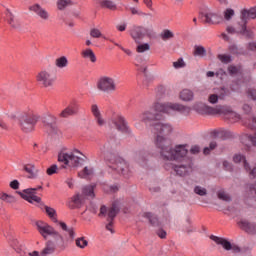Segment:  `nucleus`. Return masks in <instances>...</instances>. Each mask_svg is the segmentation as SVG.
Instances as JSON below:
<instances>
[{"instance_id":"f257e3e1","label":"nucleus","mask_w":256,"mask_h":256,"mask_svg":"<svg viewBox=\"0 0 256 256\" xmlns=\"http://www.w3.org/2000/svg\"><path fill=\"white\" fill-rule=\"evenodd\" d=\"M91 113L98 125V127H115L116 129H129V122L125 117L121 116L116 112H112V114L108 117L107 120L101 114V110L97 104L91 105Z\"/></svg>"},{"instance_id":"f03ea898","label":"nucleus","mask_w":256,"mask_h":256,"mask_svg":"<svg viewBox=\"0 0 256 256\" xmlns=\"http://www.w3.org/2000/svg\"><path fill=\"white\" fill-rule=\"evenodd\" d=\"M157 98L152 103L150 110H146L139 114V120L149 127H159L161 125V98L159 97V88L155 89Z\"/></svg>"},{"instance_id":"7ed1b4c3","label":"nucleus","mask_w":256,"mask_h":256,"mask_svg":"<svg viewBox=\"0 0 256 256\" xmlns=\"http://www.w3.org/2000/svg\"><path fill=\"white\" fill-rule=\"evenodd\" d=\"M87 157L79 150L72 152H61L58 154L59 163H64L66 167L77 168L84 165Z\"/></svg>"},{"instance_id":"20e7f679","label":"nucleus","mask_w":256,"mask_h":256,"mask_svg":"<svg viewBox=\"0 0 256 256\" xmlns=\"http://www.w3.org/2000/svg\"><path fill=\"white\" fill-rule=\"evenodd\" d=\"M189 153V144H176L169 151L163 149L162 157L166 161H181V159L187 157Z\"/></svg>"},{"instance_id":"39448f33","label":"nucleus","mask_w":256,"mask_h":256,"mask_svg":"<svg viewBox=\"0 0 256 256\" xmlns=\"http://www.w3.org/2000/svg\"><path fill=\"white\" fill-rule=\"evenodd\" d=\"M204 111L206 115H223L228 119H233V121H239V119H241V116L237 112L233 111V109H231L230 106H225V105H217L215 107L204 106Z\"/></svg>"},{"instance_id":"423d86ee","label":"nucleus","mask_w":256,"mask_h":256,"mask_svg":"<svg viewBox=\"0 0 256 256\" xmlns=\"http://www.w3.org/2000/svg\"><path fill=\"white\" fill-rule=\"evenodd\" d=\"M96 87L100 93H115L117 91V80L111 76H100L96 82Z\"/></svg>"},{"instance_id":"0eeeda50","label":"nucleus","mask_w":256,"mask_h":256,"mask_svg":"<svg viewBox=\"0 0 256 256\" xmlns=\"http://www.w3.org/2000/svg\"><path fill=\"white\" fill-rule=\"evenodd\" d=\"M36 227L37 230L39 231L40 235L44 237V239H47L49 235H55L56 239H58L61 247H65V238L61 236L57 231H55V228L53 226L47 224L46 222L43 221H38L36 222Z\"/></svg>"},{"instance_id":"6e6552de","label":"nucleus","mask_w":256,"mask_h":256,"mask_svg":"<svg viewBox=\"0 0 256 256\" xmlns=\"http://www.w3.org/2000/svg\"><path fill=\"white\" fill-rule=\"evenodd\" d=\"M130 37L135 43H142L145 37H149V39H155L157 35L155 32L147 30L145 27L134 26L130 30Z\"/></svg>"},{"instance_id":"1a4fd4ad","label":"nucleus","mask_w":256,"mask_h":256,"mask_svg":"<svg viewBox=\"0 0 256 256\" xmlns=\"http://www.w3.org/2000/svg\"><path fill=\"white\" fill-rule=\"evenodd\" d=\"M117 213H119V205L117 203L112 204L111 208H107V206H101L100 208L99 217H108L109 223L106 224V229L110 233H114L113 218L117 217Z\"/></svg>"},{"instance_id":"9d476101","label":"nucleus","mask_w":256,"mask_h":256,"mask_svg":"<svg viewBox=\"0 0 256 256\" xmlns=\"http://www.w3.org/2000/svg\"><path fill=\"white\" fill-rule=\"evenodd\" d=\"M55 81H57V76H55V74L50 70H42L36 75V82L41 87H53V85H55Z\"/></svg>"},{"instance_id":"9b49d317","label":"nucleus","mask_w":256,"mask_h":256,"mask_svg":"<svg viewBox=\"0 0 256 256\" xmlns=\"http://www.w3.org/2000/svg\"><path fill=\"white\" fill-rule=\"evenodd\" d=\"M44 211L46 215L51 219V221H53V223H58L61 229L66 231L71 239H75V230L73 227H68L65 222H59V220H57V211L55 208L44 206Z\"/></svg>"},{"instance_id":"f8f14e48","label":"nucleus","mask_w":256,"mask_h":256,"mask_svg":"<svg viewBox=\"0 0 256 256\" xmlns=\"http://www.w3.org/2000/svg\"><path fill=\"white\" fill-rule=\"evenodd\" d=\"M172 111H177L182 115H189V113H191V108L189 106L173 102H166L161 105V113L169 115Z\"/></svg>"},{"instance_id":"ddd939ff","label":"nucleus","mask_w":256,"mask_h":256,"mask_svg":"<svg viewBox=\"0 0 256 256\" xmlns=\"http://www.w3.org/2000/svg\"><path fill=\"white\" fill-rule=\"evenodd\" d=\"M112 169L117 171V173H119V175H122V177H125V179H127L131 175V168L129 167V163L123 158H116L112 162Z\"/></svg>"},{"instance_id":"4468645a","label":"nucleus","mask_w":256,"mask_h":256,"mask_svg":"<svg viewBox=\"0 0 256 256\" xmlns=\"http://www.w3.org/2000/svg\"><path fill=\"white\" fill-rule=\"evenodd\" d=\"M251 18L247 13V10H243L240 15V20L238 21V25H240V35H244L247 39H253L255 34L251 30H247V21Z\"/></svg>"},{"instance_id":"2eb2a0df","label":"nucleus","mask_w":256,"mask_h":256,"mask_svg":"<svg viewBox=\"0 0 256 256\" xmlns=\"http://www.w3.org/2000/svg\"><path fill=\"white\" fill-rule=\"evenodd\" d=\"M41 117L37 114L27 115L26 113H20L17 116V121L20 123V127H25V125H29L30 127H35L39 122Z\"/></svg>"},{"instance_id":"dca6fc26","label":"nucleus","mask_w":256,"mask_h":256,"mask_svg":"<svg viewBox=\"0 0 256 256\" xmlns=\"http://www.w3.org/2000/svg\"><path fill=\"white\" fill-rule=\"evenodd\" d=\"M210 239L215 242L216 245H220L225 251H232V253H241V248L235 244H231L229 240L217 236H211Z\"/></svg>"},{"instance_id":"f3484780","label":"nucleus","mask_w":256,"mask_h":256,"mask_svg":"<svg viewBox=\"0 0 256 256\" xmlns=\"http://www.w3.org/2000/svg\"><path fill=\"white\" fill-rule=\"evenodd\" d=\"M19 195L28 203H41V197L37 196V188L24 189Z\"/></svg>"},{"instance_id":"a211bd4d","label":"nucleus","mask_w":256,"mask_h":256,"mask_svg":"<svg viewBox=\"0 0 256 256\" xmlns=\"http://www.w3.org/2000/svg\"><path fill=\"white\" fill-rule=\"evenodd\" d=\"M147 219L154 229H159L161 226V222L159 221V217L151 212H142L139 214V221L142 223Z\"/></svg>"},{"instance_id":"6ab92c4d","label":"nucleus","mask_w":256,"mask_h":256,"mask_svg":"<svg viewBox=\"0 0 256 256\" xmlns=\"http://www.w3.org/2000/svg\"><path fill=\"white\" fill-rule=\"evenodd\" d=\"M77 113H79V105L77 103H71L58 114V117L59 119H69V117H73Z\"/></svg>"},{"instance_id":"aec40b11","label":"nucleus","mask_w":256,"mask_h":256,"mask_svg":"<svg viewBox=\"0 0 256 256\" xmlns=\"http://www.w3.org/2000/svg\"><path fill=\"white\" fill-rule=\"evenodd\" d=\"M85 203V197L79 193L75 194L67 202L69 209H79Z\"/></svg>"},{"instance_id":"412c9836","label":"nucleus","mask_w":256,"mask_h":256,"mask_svg":"<svg viewBox=\"0 0 256 256\" xmlns=\"http://www.w3.org/2000/svg\"><path fill=\"white\" fill-rule=\"evenodd\" d=\"M136 67H138V71L143 74L144 80H143V85L146 87H149V84L152 83V81H155V76L151 75L149 71L147 70V65L142 64H136Z\"/></svg>"},{"instance_id":"4be33fe9","label":"nucleus","mask_w":256,"mask_h":256,"mask_svg":"<svg viewBox=\"0 0 256 256\" xmlns=\"http://www.w3.org/2000/svg\"><path fill=\"white\" fill-rule=\"evenodd\" d=\"M30 11H33L42 21H49L51 15L47 12V10L39 4H34L30 6Z\"/></svg>"},{"instance_id":"5701e85b","label":"nucleus","mask_w":256,"mask_h":256,"mask_svg":"<svg viewBox=\"0 0 256 256\" xmlns=\"http://www.w3.org/2000/svg\"><path fill=\"white\" fill-rule=\"evenodd\" d=\"M238 225L242 231H245L249 235H256V224H253L247 220H241Z\"/></svg>"},{"instance_id":"b1692460","label":"nucleus","mask_w":256,"mask_h":256,"mask_svg":"<svg viewBox=\"0 0 256 256\" xmlns=\"http://www.w3.org/2000/svg\"><path fill=\"white\" fill-rule=\"evenodd\" d=\"M204 17L205 23H208V25H217L218 23H221V16L215 12H208L204 14Z\"/></svg>"},{"instance_id":"393cba45","label":"nucleus","mask_w":256,"mask_h":256,"mask_svg":"<svg viewBox=\"0 0 256 256\" xmlns=\"http://www.w3.org/2000/svg\"><path fill=\"white\" fill-rule=\"evenodd\" d=\"M179 99L181 101L189 103L193 101V99H195V93L192 90L185 88L182 91H180Z\"/></svg>"},{"instance_id":"a878e982","label":"nucleus","mask_w":256,"mask_h":256,"mask_svg":"<svg viewBox=\"0 0 256 256\" xmlns=\"http://www.w3.org/2000/svg\"><path fill=\"white\" fill-rule=\"evenodd\" d=\"M44 125L49 129H55V127H57V116L47 113L44 117Z\"/></svg>"},{"instance_id":"bb28decb","label":"nucleus","mask_w":256,"mask_h":256,"mask_svg":"<svg viewBox=\"0 0 256 256\" xmlns=\"http://www.w3.org/2000/svg\"><path fill=\"white\" fill-rule=\"evenodd\" d=\"M212 135L215 139H231L233 137V134L229 130L223 129L214 130Z\"/></svg>"},{"instance_id":"cd10ccee","label":"nucleus","mask_w":256,"mask_h":256,"mask_svg":"<svg viewBox=\"0 0 256 256\" xmlns=\"http://www.w3.org/2000/svg\"><path fill=\"white\" fill-rule=\"evenodd\" d=\"M6 19L13 29H19L21 27V22H19V20L15 18L13 13H11L9 10L6 11Z\"/></svg>"},{"instance_id":"c85d7f7f","label":"nucleus","mask_w":256,"mask_h":256,"mask_svg":"<svg viewBox=\"0 0 256 256\" xmlns=\"http://www.w3.org/2000/svg\"><path fill=\"white\" fill-rule=\"evenodd\" d=\"M55 242L48 241L46 242L45 248L42 250L40 256H49L55 253Z\"/></svg>"},{"instance_id":"c756f323","label":"nucleus","mask_w":256,"mask_h":256,"mask_svg":"<svg viewBox=\"0 0 256 256\" xmlns=\"http://www.w3.org/2000/svg\"><path fill=\"white\" fill-rule=\"evenodd\" d=\"M82 195L93 199L95 197V184L86 185L82 188Z\"/></svg>"},{"instance_id":"7c9ffc66","label":"nucleus","mask_w":256,"mask_h":256,"mask_svg":"<svg viewBox=\"0 0 256 256\" xmlns=\"http://www.w3.org/2000/svg\"><path fill=\"white\" fill-rule=\"evenodd\" d=\"M189 169H191V164L177 165L174 167L175 173H177L180 177H185V175H188Z\"/></svg>"},{"instance_id":"2f4dec72","label":"nucleus","mask_w":256,"mask_h":256,"mask_svg":"<svg viewBox=\"0 0 256 256\" xmlns=\"http://www.w3.org/2000/svg\"><path fill=\"white\" fill-rule=\"evenodd\" d=\"M81 56L83 59H89L91 63H97V56L95 52L91 50V48L85 49L81 52Z\"/></svg>"},{"instance_id":"473e14b6","label":"nucleus","mask_w":256,"mask_h":256,"mask_svg":"<svg viewBox=\"0 0 256 256\" xmlns=\"http://www.w3.org/2000/svg\"><path fill=\"white\" fill-rule=\"evenodd\" d=\"M95 175V169L91 166H86L82 172L79 173L81 179H87V177H93Z\"/></svg>"},{"instance_id":"72a5a7b5","label":"nucleus","mask_w":256,"mask_h":256,"mask_svg":"<svg viewBox=\"0 0 256 256\" xmlns=\"http://www.w3.org/2000/svg\"><path fill=\"white\" fill-rule=\"evenodd\" d=\"M100 151L103 155H111L115 151V146L111 142H107L100 148Z\"/></svg>"},{"instance_id":"f704fd0d","label":"nucleus","mask_w":256,"mask_h":256,"mask_svg":"<svg viewBox=\"0 0 256 256\" xmlns=\"http://www.w3.org/2000/svg\"><path fill=\"white\" fill-rule=\"evenodd\" d=\"M55 65L58 69H65L69 65V60H67V57L61 56L55 60Z\"/></svg>"},{"instance_id":"c9c22d12","label":"nucleus","mask_w":256,"mask_h":256,"mask_svg":"<svg viewBox=\"0 0 256 256\" xmlns=\"http://www.w3.org/2000/svg\"><path fill=\"white\" fill-rule=\"evenodd\" d=\"M100 6L104 9H110V11H115L117 9V5L111 0H102Z\"/></svg>"},{"instance_id":"e433bc0d","label":"nucleus","mask_w":256,"mask_h":256,"mask_svg":"<svg viewBox=\"0 0 256 256\" xmlns=\"http://www.w3.org/2000/svg\"><path fill=\"white\" fill-rule=\"evenodd\" d=\"M193 55L195 57H207V50L203 46H195Z\"/></svg>"},{"instance_id":"4c0bfd02","label":"nucleus","mask_w":256,"mask_h":256,"mask_svg":"<svg viewBox=\"0 0 256 256\" xmlns=\"http://www.w3.org/2000/svg\"><path fill=\"white\" fill-rule=\"evenodd\" d=\"M233 159L234 163H243L245 170L249 171V163H247V160H245L244 156H242L241 154H236Z\"/></svg>"},{"instance_id":"58836bf2","label":"nucleus","mask_w":256,"mask_h":256,"mask_svg":"<svg viewBox=\"0 0 256 256\" xmlns=\"http://www.w3.org/2000/svg\"><path fill=\"white\" fill-rule=\"evenodd\" d=\"M75 245L78 247V249H85V247L89 245V241H87L85 237H78L75 239Z\"/></svg>"},{"instance_id":"ea45409f","label":"nucleus","mask_w":256,"mask_h":256,"mask_svg":"<svg viewBox=\"0 0 256 256\" xmlns=\"http://www.w3.org/2000/svg\"><path fill=\"white\" fill-rule=\"evenodd\" d=\"M24 171H26V173H29V179H33L35 177H37V174H35V164H26L24 165Z\"/></svg>"},{"instance_id":"a19ab883","label":"nucleus","mask_w":256,"mask_h":256,"mask_svg":"<svg viewBox=\"0 0 256 256\" xmlns=\"http://www.w3.org/2000/svg\"><path fill=\"white\" fill-rule=\"evenodd\" d=\"M173 37H175V34L169 29L163 30V32L161 34L162 41H169V40L173 39Z\"/></svg>"},{"instance_id":"79ce46f5","label":"nucleus","mask_w":256,"mask_h":256,"mask_svg":"<svg viewBox=\"0 0 256 256\" xmlns=\"http://www.w3.org/2000/svg\"><path fill=\"white\" fill-rule=\"evenodd\" d=\"M151 49L148 43H137L136 51L137 53H145Z\"/></svg>"},{"instance_id":"37998d69","label":"nucleus","mask_w":256,"mask_h":256,"mask_svg":"<svg viewBox=\"0 0 256 256\" xmlns=\"http://www.w3.org/2000/svg\"><path fill=\"white\" fill-rule=\"evenodd\" d=\"M217 197L221 201H226V202L231 201V196L223 190L217 192Z\"/></svg>"},{"instance_id":"c03bdc74","label":"nucleus","mask_w":256,"mask_h":256,"mask_svg":"<svg viewBox=\"0 0 256 256\" xmlns=\"http://www.w3.org/2000/svg\"><path fill=\"white\" fill-rule=\"evenodd\" d=\"M227 33H230L231 35H235V33L239 34L241 33V26L237 23L235 27L228 26L226 28Z\"/></svg>"},{"instance_id":"a18cd8bd","label":"nucleus","mask_w":256,"mask_h":256,"mask_svg":"<svg viewBox=\"0 0 256 256\" xmlns=\"http://www.w3.org/2000/svg\"><path fill=\"white\" fill-rule=\"evenodd\" d=\"M194 193L200 197H205L207 195V188L202 186H195Z\"/></svg>"},{"instance_id":"49530a36","label":"nucleus","mask_w":256,"mask_h":256,"mask_svg":"<svg viewBox=\"0 0 256 256\" xmlns=\"http://www.w3.org/2000/svg\"><path fill=\"white\" fill-rule=\"evenodd\" d=\"M73 3L71 0H58L57 7L60 11H63L65 7H69V5H72Z\"/></svg>"},{"instance_id":"de8ad7c7","label":"nucleus","mask_w":256,"mask_h":256,"mask_svg":"<svg viewBox=\"0 0 256 256\" xmlns=\"http://www.w3.org/2000/svg\"><path fill=\"white\" fill-rule=\"evenodd\" d=\"M234 16H235V10H233L231 8H227L224 11V19L226 21H231V19H233Z\"/></svg>"},{"instance_id":"09e8293b","label":"nucleus","mask_w":256,"mask_h":256,"mask_svg":"<svg viewBox=\"0 0 256 256\" xmlns=\"http://www.w3.org/2000/svg\"><path fill=\"white\" fill-rule=\"evenodd\" d=\"M48 135H51V137H54V139H59L63 133L59 129H50L48 132Z\"/></svg>"},{"instance_id":"8fccbe9b","label":"nucleus","mask_w":256,"mask_h":256,"mask_svg":"<svg viewBox=\"0 0 256 256\" xmlns=\"http://www.w3.org/2000/svg\"><path fill=\"white\" fill-rule=\"evenodd\" d=\"M0 199L2 200V201H5L6 203H15V197H13V196H11V195H9V194H2L1 196H0Z\"/></svg>"},{"instance_id":"3c124183","label":"nucleus","mask_w":256,"mask_h":256,"mask_svg":"<svg viewBox=\"0 0 256 256\" xmlns=\"http://www.w3.org/2000/svg\"><path fill=\"white\" fill-rule=\"evenodd\" d=\"M90 36L93 37V39H99V37H102L103 34L99 29L94 28L90 30Z\"/></svg>"},{"instance_id":"603ef678","label":"nucleus","mask_w":256,"mask_h":256,"mask_svg":"<svg viewBox=\"0 0 256 256\" xmlns=\"http://www.w3.org/2000/svg\"><path fill=\"white\" fill-rule=\"evenodd\" d=\"M185 65H187V64L185 63L183 58H179L176 62H173V67L175 69H181V68L185 67Z\"/></svg>"},{"instance_id":"864d4df0","label":"nucleus","mask_w":256,"mask_h":256,"mask_svg":"<svg viewBox=\"0 0 256 256\" xmlns=\"http://www.w3.org/2000/svg\"><path fill=\"white\" fill-rule=\"evenodd\" d=\"M215 147H217V143L211 142L209 147L204 148V150H203L204 155H209V153H211V151H213V149H215Z\"/></svg>"},{"instance_id":"5fc2aeb1","label":"nucleus","mask_w":256,"mask_h":256,"mask_svg":"<svg viewBox=\"0 0 256 256\" xmlns=\"http://www.w3.org/2000/svg\"><path fill=\"white\" fill-rule=\"evenodd\" d=\"M219 96L217 94H210L208 97V101L211 103V105H215L219 103Z\"/></svg>"},{"instance_id":"6e6d98bb","label":"nucleus","mask_w":256,"mask_h":256,"mask_svg":"<svg viewBox=\"0 0 256 256\" xmlns=\"http://www.w3.org/2000/svg\"><path fill=\"white\" fill-rule=\"evenodd\" d=\"M218 59L221 61V63H231V56L229 55H218Z\"/></svg>"},{"instance_id":"4d7b16f0","label":"nucleus","mask_w":256,"mask_h":256,"mask_svg":"<svg viewBox=\"0 0 256 256\" xmlns=\"http://www.w3.org/2000/svg\"><path fill=\"white\" fill-rule=\"evenodd\" d=\"M57 169H58L57 164H54L47 169L46 173L47 175H55V173H57Z\"/></svg>"},{"instance_id":"13d9d810","label":"nucleus","mask_w":256,"mask_h":256,"mask_svg":"<svg viewBox=\"0 0 256 256\" xmlns=\"http://www.w3.org/2000/svg\"><path fill=\"white\" fill-rule=\"evenodd\" d=\"M154 143L158 149H161V135L159 132L156 133Z\"/></svg>"},{"instance_id":"bf43d9fd","label":"nucleus","mask_w":256,"mask_h":256,"mask_svg":"<svg viewBox=\"0 0 256 256\" xmlns=\"http://www.w3.org/2000/svg\"><path fill=\"white\" fill-rule=\"evenodd\" d=\"M200 151H201V148L197 145L192 146L190 149V153L192 155H197Z\"/></svg>"},{"instance_id":"052dcab7","label":"nucleus","mask_w":256,"mask_h":256,"mask_svg":"<svg viewBox=\"0 0 256 256\" xmlns=\"http://www.w3.org/2000/svg\"><path fill=\"white\" fill-rule=\"evenodd\" d=\"M217 95L218 99H225V97H227V90L225 88H221L220 92Z\"/></svg>"},{"instance_id":"680f3d73","label":"nucleus","mask_w":256,"mask_h":256,"mask_svg":"<svg viewBox=\"0 0 256 256\" xmlns=\"http://www.w3.org/2000/svg\"><path fill=\"white\" fill-rule=\"evenodd\" d=\"M130 12L132 13V15H145V13L135 7L130 8Z\"/></svg>"},{"instance_id":"e2e57ef3","label":"nucleus","mask_w":256,"mask_h":256,"mask_svg":"<svg viewBox=\"0 0 256 256\" xmlns=\"http://www.w3.org/2000/svg\"><path fill=\"white\" fill-rule=\"evenodd\" d=\"M143 3L148 9H151V11H153V0H143Z\"/></svg>"},{"instance_id":"0e129e2a","label":"nucleus","mask_w":256,"mask_h":256,"mask_svg":"<svg viewBox=\"0 0 256 256\" xmlns=\"http://www.w3.org/2000/svg\"><path fill=\"white\" fill-rule=\"evenodd\" d=\"M116 29H117L118 31L123 32V31H125V29H127V24H125V23H123V24H118V25H116Z\"/></svg>"},{"instance_id":"69168bd1","label":"nucleus","mask_w":256,"mask_h":256,"mask_svg":"<svg viewBox=\"0 0 256 256\" xmlns=\"http://www.w3.org/2000/svg\"><path fill=\"white\" fill-rule=\"evenodd\" d=\"M228 71H229L230 75H235L237 73L238 69L235 66H229Z\"/></svg>"},{"instance_id":"338daca9","label":"nucleus","mask_w":256,"mask_h":256,"mask_svg":"<svg viewBox=\"0 0 256 256\" xmlns=\"http://www.w3.org/2000/svg\"><path fill=\"white\" fill-rule=\"evenodd\" d=\"M248 95H249V97H251V99L256 101V90H249Z\"/></svg>"},{"instance_id":"774afa93","label":"nucleus","mask_w":256,"mask_h":256,"mask_svg":"<svg viewBox=\"0 0 256 256\" xmlns=\"http://www.w3.org/2000/svg\"><path fill=\"white\" fill-rule=\"evenodd\" d=\"M10 187L12 189H17L19 187V181L18 180H13L11 183H10Z\"/></svg>"}]
</instances>
